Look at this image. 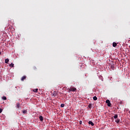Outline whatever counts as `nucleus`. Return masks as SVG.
<instances>
[{"mask_svg": "<svg viewBox=\"0 0 130 130\" xmlns=\"http://www.w3.org/2000/svg\"><path fill=\"white\" fill-rule=\"evenodd\" d=\"M106 103H107L108 104V106H111V103H110V101H109V100H107L106 101Z\"/></svg>", "mask_w": 130, "mask_h": 130, "instance_id": "nucleus-1", "label": "nucleus"}, {"mask_svg": "<svg viewBox=\"0 0 130 130\" xmlns=\"http://www.w3.org/2000/svg\"><path fill=\"white\" fill-rule=\"evenodd\" d=\"M70 88L71 89V92H75V91H77V88H76V87H70Z\"/></svg>", "mask_w": 130, "mask_h": 130, "instance_id": "nucleus-2", "label": "nucleus"}, {"mask_svg": "<svg viewBox=\"0 0 130 130\" xmlns=\"http://www.w3.org/2000/svg\"><path fill=\"white\" fill-rule=\"evenodd\" d=\"M23 114H27V111L26 110H23L22 111Z\"/></svg>", "mask_w": 130, "mask_h": 130, "instance_id": "nucleus-3", "label": "nucleus"}, {"mask_svg": "<svg viewBox=\"0 0 130 130\" xmlns=\"http://www.w3.org/2000/svg\"><path fill=\"white\" fill-rule=\"evenodd\" d=\"M88 124H90L91 125H92V126H94V123H93V122H92L91 121H89L88 122Z\"/></svg>", "mask_w": 130, "mask_h": 130, "instance_id": "nucleus-4", "label": "nucleus"}, {"mask_svg": "<svg viewBox=\"0 0 130 130\" xmlns=\"http://www.w3.org/2000/svg\"><path fill=\"white\" fill-rule=\"evenodd\" d=\"M26 76H24L21 78V80L24 81V80H26Z\"/></svg>", "mask_w": 130, "mask_h": 130, "instance_id": "nucleus-5", "label": "nucleus"}, {"mask_svg": "<svg viewBox=\"0 0 130 130\" xmlns=\"http://www.w3.org/2000/svg\"><path fill=\"white\" fill-rule=\"evenodd\" d=\"M39 119L41 121H43V117L42 116H40L39 117Z\"/></svg>", "mask_w": 130, "mask_h": 130, "instance_id": "nucleus-6", "label": "nucleus"}, {"mask_svg": "<svg viewBox=\"0 0 130 130\" xmlns=\"http://www.w3.org/2000/svg\"><path fill=\"white\" fill-rule=\"evenodd\" d=\"M120 121V119H116V120H115V122H116L117 123H119V122Z\"/></svg>", "mask_w": 130, "mask_h": 130, "instance_id": "nucleus-7", "label": "nucleus"}, {"mask_svg": "<svg viewBox=\"0 0 130 130\" xmlns=\"http://www.w3.org/2000/svg\"><path fill=\"white\" fill-rule=\"evenodd\" d=\"M116 45H117V44L116 43H115V42H113V47H116Z\"/></svg>", "mask_w": 130, "mask_h": 130, "instance_id": "nucleus-8", "label": "nucleus"}, {"mask_svg": "<svg viewBox=\"0 0 130 130\" xmlns=\"http://www.w3.org/2000/svg\"><path fill=\"white\" fill-rule=\"evenodd\" d=\"M117 117H118V115L117 114H115L114 116V118L115 119H117Z\"/></svg>", "mask_w": 130, "mask_h": 130, "instance_id": "nucleus-9", "label": "nucleus"}, {"mask_svg": "<svg viewBox=\"0 0 130 130\" xmlns=\"http://www.w3.org/2000/svg\"><path fill=\"white\" fill-rule=\"evenodd\" d=\"M9 67H10V68H14V63H11L10 64Z\"/></svg>", "mask_w": 130, "mask_h": 130, "instance_id": "nucleus-10", "label": "nucleus"}, {"mask_svg": "<svg viewBox=\"0 0 130 130\" xmlns=\"http://www.w3.org/2000/svg\"><path fill=\"white\" fill-rule=\"evenodd\" d=\"M33 91L35 92V93H37V92H38V89L37 88L33 90Z\"/></svg>", "mask_w": 130, "mask_h": 130, "instance_id": "nucleus-11", "label": "nucleus"}, {"mask_svg": "<svg viewBox=\"0 0 130 130\" xmlns=\"http://www.w3.org/2000/svg\"><path fill=\"white\" fill-rule=\"evenodd\" d=\"M9 61H10V60H9V59H5V63H8V62H9Z\"/></svg>", "mask_w": 130, "mask_h": 130, "instance_id": "nucleus-12", "label": "nucleus"}, {"mask_svg": "<svg viewBox=\"0 0 130 130\" xmlns=\"http://www.w3.org/2000/svg\"><path fill=\"white\" fill-rule=\"evenodd\" d=\"M93 100H94V101H96V100H97L98 99L97 96H93Z\"/></svg>", "mask_w": 130, "mask_h": 130, "instance_id": "nucleus-13", "label": "nucleus"}, {"mask_svg": "<svg viewBox=\"0 0 130 130\" xmlns=\"http://www.w3.org/2000/svg\"><path fill=\"white\" fill-rule=\"evenodd\" d=\"M17 108H20V103L17 104Z\"/></svg>", "mask_w": 130, "mask_h": 130, "instance_id": "nucleus-14", "label": "nucleus"}, {"mask_svg": "<svg viewBox=\"0 0 130 130\" xmlns=\"http://www.w3.org/2000/svg\"><path fill=\"white\" fill-rule=\"evenodd\" d=\"M2 99H3V100H7V97H6L5 96H3Z\"/></svg>", "mask_w": 130, "mask_h": 130, "instance_id": "nucleus-15", "label": "nucleus"}, {"mask_svg": "<svg viewBox=\"0 0 130 130\" xmlns=\"http://www.w3.org/2000/svg\"><path fill=\"white\" fill-rule=\"evenodd\" d=\"M68 92H72V89L71 88L68 89Z\"/></svg>", "mask_w": 130, "mask_h": 130, "instance_id": "nucleus-16", "label": "nucleus"}, {"mask_svg": "<svg viewBox=\"0 0 130 130\" xmlns=\"http://www.w3.org/2000/svg\"><path fill=\"white\" fill-rule=\"evenodd\" d=\"M61 107H64V104H62L60 105Z\"/></svg>", "mask_w": 130, "mask_h": 130, "instance_id": "nucleus-17", "label": "nucleus"}, {"mask_svg": "<svg viewBox=\"0 0 130 130\" xmlns=\"http://www.w3.org/2000/svg\"><path fill=\"white\" fill-rule=\"evenodd\" d=\"M88 107H89V108H91V107H92V105L91 104H89L88 105Z\"/></svg>", "mask_w": 130, "mask_h": 130, "instance_id": "nucleus-18", "label": "nucleus"}, {"mask_svg": "<svg viewBox=\"0 0 130 130\" xmlns=\"http://www.w3.org/2000/svg\"><path fill=\"white\" fill-rule=\"evenodd\" d=\"M1 112H3V109L0 108V113H1Z\"/></svg>", "mask_w": 130, "mask_h": 130, "instance_id": "nucleus-19", "label": "nucleus"}, {"mask_svg": "<svg viewBox=\"0 0 130 130\" xmlns=\"http://www.w3.org/2000/svg\"><path fill=\"white\" fill-rule=\"evenodd\" d=\"M80 124H82V121H80Z\"/></svg>", "mask_w": 130, "mask_h": 130, "instance_id": "nucleus-20", "label": "nucleus"}, {"mask_svg": "<svg viewBox=\"0 0 130 130\" xmlns=\"http://www.w3.org/2000/svg\"><path fill=\"white\" fill-rule=\"evenodd\" d=\"M53 95H54L55 96L56 95L55 94V93H54Z\"/></svg>", "mask_w": 130, "mask_h": 130, "instance_id": "nucleus-21", "label": "nucleus"}, {"mask_svg": "<svg viewBox=\"0 0 130 130\" xmlns=\"http://www.w3.org/2000/svg\"><path fill=\"white\" fill-rule=\"evenodd\" d=\"M1 54H2V52L0 51V55H1Z\"/></svg>", "mask_w": 130, "mask_h": 130, "instance_id": "nucleus-22", "label": "nucleus"}]
</instances>
